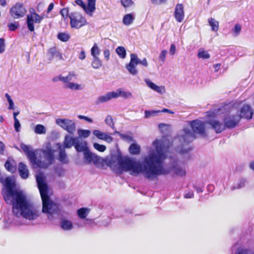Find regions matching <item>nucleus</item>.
Wrapping results in <instances>:
<instances>
[{"mask_svg": "<svg viewBox=\"0 0 254 254\" xmlns=\"http://www.w3.org/2000/svg\"><path fill=\"white\" fill-rule=\"evenodd\" d=\"M171 145V142L166 137H163L161 140L156 139L152 143L155 149L149 148L148 154L144 157L142 164L135 158L126 157L119 161L120 168L132 176L142 174L150 180H155L160 175L168 174L170 170L164 167L163 163Z\"/></svg>", "mask_w": 254, "mask_h": 254, "instance_id": "f257e3e1", "label": "nucleus"}, {"mask_svg": "<svg viewBox=\"0 0 254 254\" xmlns=\"http://www.w3.org/2000/svg\"><path fill=\"white\" fill-rule=\"evenodd\" d=\"M4 186L5 188L2 191L4 199L7 203H12V211L15 216H21L30 221L38 218L39 212L27 199L26 194L21 190H14L15 183L12 178H6Z\"/></svg>", "mask_w": 254, "mask_h": 254, "instance_id": "f03ea898", "label": "nucleus"}, {"mask_svg": "<svg viewBox=\"0 0 254 254\" xmlns=\"http://www.w3.org/2000/svg\"><path fill=\"white\" fill-rule=\"evenodd\" d=\"M190 125L192 129L191 131L189 128L185 127L181 130L178 135V138L180 142L183 143L182 146L178 147L177 151L180 154H184L191 150L190 146H185L195 138V133L204 135L205 133V123L199 120H195L190 122Z\"/></svg>", "mask_w": 254, "mask_h": 254, "instance_id": "7ed1b4c3", "label": "nucleus"}, {"mask_svg": "<svg viewBox=\"0 0 254 254\" xmlns=\"http://www.w3.org/2000/svg\"><path fill=\"white\" fill-rule=\"evenodd\" d=\"M36 179L42 200V211L47 214L49 220L53 221L60 215L59 207L50 200L48 194V186L44 181L43 175L39 173L36 176Z\"/></svg>", "mask_w": 254, "mask_h": 254, "instance_id": "20e7f679", "label": "nucleus"}, {"mask_svg": "<svg viewBox=\"0 0 254 254\" xmlns=\"http://www.w3.org/2000/svg\"><path fill=\"white\" fill-rule=\"evenodd\" d=\"M41 151L46 162L36 159V163H34V167L47 168L54 162L55 150L52 148L51 143L48 142L45 144Z\"/></svg>", "mask_w": 254, "mask_h": 254, "instance_id": "39448f33", "label": "nucleus"}, {"mask_svg": "<svg viewBox=\"0 0 254 254\" xmlns=\"http://www.w3.org/2000/svg\"><path fill=\"white\" fill-rule=\"evenodd\" d=\"M138 64H140L144 67H147L148 65L146 58L140 60L136 54H131L130 62L126 65V68L130 74L132 75H136L138 73V70L136 67Z\"/></svg>", "mask_w": 254, "mask_h": 254, "instance_id": "423d86ee", "label": "nucleus"}, {"mask_svg": "<svg viewBox=\"0 0 254 254\" xmlns=\"http://www.w3.org/2000/svg\"><path fill=\"white\" fill-rule=\"evenodd\" d=\"M70 24L72 28L79 29L87 23L86 19L78 12H72L69 15Z\"/></svg>", "mask_w": 254, "mask_h": 254, "instance_id": "0eeeda50", "label": "nucleus"}, {"mask_svg": "<svg viewBox=\"0 0 254 254\" xmlns=\"http://www.w3.org/2000/svg\"><path fill=\"white\" fill-rule=\"evenodd\" d=\"M56 123L70 134H73L75 130V124L72 120L67 119H58L56 120Z\"/></svg>", "mask_w": 254, "mask_h": 254, "instance_id": "6e6552de", "label": "nucleus"}, {"mask_svg": "<svg viewBox=\"0 0 254 254\" xmlns=\"http://www.w3.org/2000/svg\"><path fill=\"white\" fill-rule=\"evenodd\" d=\"M43 18V16H40L35 12H31V14L27 16L26 23L28 29L30 31H33L34 30V23H40Z\"/></svg>", "mask_w": 254, "mask_h": 254, "instance_id": "1a4fd4ad", "label": "nucleus"}, {"mask_svg": "<svg viewBox=\"0 0 254 254\" xmlns=\"http://www.w3.org/2000/svg\"><path fill=\"white\" fill-rule=\"evenodd\" d=\"M75 2L77 5L81 6L88 15L90 16L92 15V13L96 9V0H87V6L82 0H76Z\"/></svg>", "mask_w": 254, "mask_h": 254, "instance_id": "9d476101", "label": "nucleus"}, {"mask_svg": "<svg viewBox=\"0 0 254 254\" xmlns=\"http://www.w3.org/2000/svg\"><path fill=\"white\" fill-rule=\"evenodd\" d=\"M240 121V117L237 114H229L224 119L225 126L228 128H234L238 124Z\"/></svg>", "mask_w": 254, "mask_h": 254, "instance_id": "9b49d317", "label": "nucleus"}, {"mask_svg": "<svg viewBox=\"0 0 254 254\" xmlns=\"http://www.w3.org/2000/svg\"><path fill=\"white\" fill-rule=\"evenodd\" d=\"M26 12V10L22 4L18 3L12 6L10 10V13L11 16L15 19L23 17Z\"/></svg>", "mask_w": 254, "mask_h": 254, "instance_id": "f8f14e48", "label": "nucleus"}, {"mask_svg": "<svg viewBox=\"0 0 254 254\" xmlns=\"http://www.w3.org/2000/svg\"><path fill=\"white\" fill-rule=\"evenodd\" d=\"M20 147L24 153L26 154L27 158L30 162L34 166V163H36V155L35 152L31 150V147L24 143L20 144Z\"/></svg>", "mask_w": 254, "mask_h": 254, "instance_id": "ddd939ff", "label": "nucleus"}, {"mask_svg": "<svg viewBox=\"0 0 254 254\" xmlns=\"http://www.w3.org/2000/svg\"><path fill=\"white\" fill-rule=\"evenodd\" d=\"M20 147L24 153L26 154L27 158L30 162L34 166V163H36V155L35 152L31 150V147L24 143L20 144Z\"/></svg>", "mask_w": 254, "mask_h": 254, "instance_id": "4468645a", "label": "nucleus"}, {"mask_svg": "<svg viewBox=\"0 0 254 254\" xmlns=\"http://www.w3.org/2000/svg\"><path fill=\"white\" fill-rule=\"evenodd\" d=\"M83 156L85 162L87 164H90L93 162L94 164H97L101 161L100 157L91 152L89 149L84 152Z\"/></svg>", "mask_w": 254, "mask_h": 254, "instance_id": "2eb2a0df", "label": "nucleus"}, {"mask_svg": "<svg viewBox=\"0 0 254 254\" xmlns=\"http://www.w3.org/2000/svg\"><path fill=\"white\" fill-rule=\"evenodd\" d=\"M77 74L74 71H70L68 73V75L65 76L62 75H59L57 78H54L53 80L57 81L58 80L63 82L64 83V86L71 82L72 81L76 79Z\"/></svg>", "mask_w": 254, "mask_h": 254, "instance_id": "dca6fc26", "label": "nucleus"}, {"mask_svg": "<svg viewBox=\"0 0 254 254\" xmlns=\"http://www.w3.org/2000/svg\"><path fill=\"white\" fill-rule=\"evenodd\" d=\"M254 114L253 108L249 105H244L241 108L239 116L241 118L250 120L252 118Z\"/></svg>", "mask_w": 254, "mask_h": 254, "instance_id": "f3484780", "label": "nucleus"}, {"mask_svg": "<svg viewBox=\"0 0 254 254\" xmlns=\"http://www.w3.org/2000/svg\"><path fill=\"white\" fill-rule=\"evenodd\" d=\"M174 17L178 22H183L185 17L184 6L182 4L178 3L175 6Z\"/></svg>", "mask_w": 254, "mask_h": 254, "instance_id": "a211bd4d", "label": "nucleus"}, {"mask_svg": "<svg viewBox=\"0 0 254 254\" xmlns=\"http://www.w3.org/2000/svg\"><path fill=\"white\" fill-rule=\"evenodd\" d=\"M207 123L209 124L217 133L222 132L226 128L225 124L214 119L209 120Z\"/></svg>", "mask_w": 254, "mask_h": 254, "instance_id": "6ab92c4d", "label": "nucleus"}, {"mask_svg": "<svg viewBox=\"0 0 254 254\" xmlns=\"http://www.w3.org/2000/svg\"><path fill=\"white\" fill-rule=\"evenodd\" d=\"M93 134L97 138L104 140L108 143H111L113 140V138L109 134L106 132H102L98 129L94 130Z\"/></svg>", "mask_w": 254, "mask_h": 254, "instance_id": "aec40b11", "label": "nucleus"}, {"mask_svg": "<svg viewBox=\"0 0 254 254\" xmlns=\"http://www.w3.org/2000/svg\"><path fill=\"white\" fill-rule=\"evenodd\" d=\"M146 85L153 91L160 94H163L165 93L166 90L164 86H158L153 82H152L149 79H145L144 80Z\"/></svg>", "mask_w": 254, "mask_h": 254, "instance_id": "412c9836", "label": "nucleus"}, {"mask_svg": "<svg viewBox=\"0 0 254 254\" xmlns=\"http://www.w3.org/2000/svg\"><path fill=\"white\" fill-rule=\"evenodd\" d=\"M57 145L59 149L58 160L62 163H68L69 161L65 149L63 148L62 145L60 143H57Z\"/></svg>", "mask_w": 254, "mask_h": 254, "instance_id": "4be33fe9", "label": "nucleus"}, {"mask_svg": "<svg viewBox=\"0 0 254 254\" xmlns=\"http://www.w3.org/2000/svg\"><path fill=\"white\" fill-rule=\"evenodd\" d=\"M116 96L114 93V91L109 92L105 95L99 96L96 103L97 104H101L110 101L112 99H115V97Z\"/></svg>", "mask_w": 254, "mask_h": 254, "instance_id": "5701e85b", "label": "nucleus"}, {"mask_svg": "<svg viewBox=\"0 0 254 254\" xmlns=\"http://www.w3.org/2000/svg\"><path fill=\"white\" fill-rule=\"evenodd\" d=\"M78 138L77 137H72L68 135H65L64 141L63 148H69L71 147L73 145L74 146Z\"/></svg>", "mask_w": 254, "mask_h": 254, "instance_id": "b1692460", "label": "nucleus"}, {"mask_svg": "<svg viewBox=\"0 0 254 254\" xmlns=\"http://www.w3.org/2000/svg\"><path fill=\"white\" fill-rule=\"evenodd\" d=\"M4 166L5 169L9 172L13 173L16 171V163L15 161L11 158H8L5 163Z\"/></svg>", "mask_w": 254, "mask_h": 254, "instance_id": "393cba45", "label": "nucleus"}, {"mask_svg": "<svg viewBox=\"0 0 254 254\" xmlns=\"http://www.w3.org/2000/svg\"><path fill=\"white\" fill-rule=\"evenodd\" d=\"M114 93L116 96L115 98L122 97L125 99H127L132 97V93L130 92L126 91L122 88H118L116 91H114Z\"/></svg>", "mask_w": 254, "mask_h": 254, "instance_id": "a878e982", "label": "nucleus"}, {"mask_svg": "<svg viewBox=\"0 0 254 254\" xmlns=\"http://www.w3.org/2000/svg\"><path fill=\"white\" fill-rule=\"evenodd\" d=\"M18 171L20 177L23 179H27L29 176V171L27 166L22 162L18 165Z\"/></svg>", "mask_w": 254, "mask_h": 254, "instance_id": "bb28decb", "label": "nucleus"}, {"mask_svg": "<svg viewBox=\"0 0 254 254\" xmlns=\"http://www.w3.org/2000/svg\"><path fill=\"white\" fill-rule=\"evenodd\" d=\"M74 147L77 151L83 152V154L89 149L87 147V143L86 141L78 142V140L74 144Z\"/></svg>", "mask_w": 254, "mask_h": 254, "instance_id": "cd10ccee", "label": "nucleus"}, {"mask_svg": "<svg viewBox=\"0 0 254 254\" xmlns=\"http://www.w3.org/2000/svg\"><path fill=\"white\" fill-rule=\"evenodd\" d=\"M61 228L64 231H69L73 228V224L71 221L62 219L60 222Z\"/></svg>", "mask_w": 254, "mask_h": 254, "instance_id": "c85d7f7f", "label": "nucleus"}, {"mask_svg": "<svg viewBox=\"0 0 254 254\" xmlns=\"http://www.w3.org/2000/svg\"><path fill=\"white\" fill-rule=\"evenodd\" d=\"M173 169L175 173L178 176H183L186 175V171L184 165H180L176 164L173 166Z\"/></svg>", "mask_w": 254, "mask_h": 254, "instance_id": "c756f323", "label": "nucleus"}, {"mask_svg": "<svg viewBox=\"0 0 254 254\" xmlns=\"http://www.w3.org/2000/svg\"><path fill=\"white\" fill-rule=\"evenodd\" d=\"M64 87L66 89H68L71 90H82L84 88V86L82 84L73 82H70Z\"/></svg>", "mask_w": 254, "mask_h": 254, "instance_id": "7c9ffc66", "label": "nucleus"}, {"mask_svg": "<svg viewBox=\"0 0 254 254\" xmlns=\"http://www.w3.org/2000/svg\"><path fill=\"white\" fill-rule=\"evenodd\" d=\"M134 16L133 13L126 14L123 19V22L125 25L128 26L132 23L134 20Z\"/></svg>", "mask_w": 254, "mask_h": 254, "instance_id": "2f4dec72", "label": "nucleus"}, {"mask_svg": "<svg viewBox=\"0 0 254 254\" xmlns=\"http://www.w3.org/2000/svg\"><path fill=\"white\" fill-rule=\"evenodd\" d=\"M48 56L50 58V59L54 57H57L59 59H62L61 54L57 51L56 48L53 47L50 48L48 52Z\"/></svg>", "mask_w": 254, "mask_h": 254, "instance_id": "473e14b6", "label": "nucleus"}, {"mask_svg": "<svg viewBox=\"0 0 254 254\" xmlns=\"http://www.w3.org/2000/svg\"><path fill=\"white\" fill-rule=\"evenodd\" d=\"M140 146L136 143L131 144L129 147V152L132 155H138L140 152Z\"/></svg>", "mask_w": 254, "mask_h": 254, "instance_id": "72a5a7b5", "label": "nucleus"}, {"mask_svg": "<svg viewBox=\"0 0 254 254\" xmlns=\"http://www.w3.org/2000/svg\"><path fill=\"white\" fill-rule=\"evenodd\" d=\"M89 212V209L87 208L82 207L77 210V213L78 217L81 219H85Z\"/></svg>", "mask_w": 254, "mask_h": 254, "instance_id": "f704fd0d", "label": "nucleus"}, {"mask_svg": "<svg viewBox=\"0 0 254 254\" xmlns=\"http://www.w3.org/2000/svg\"><path fill=\"white\" fill-rule=\"evenodd\" d=\"M92 67L94 69H99L102 66V63L99 58H93L92 63Z\"/></svg>", "mask_w": 254, "mask_h": 254, "instance_id": "c9c22d12", "label": "nucleus"}, {"mask_svg": "<svg viewBox=\"0 0 254 254\" xmlns=\"http://www.w3.org/2000/svg\"><path fill=\"white\" fill-rule=\"evenodd\" d=\"M100 54V49L96 43H95L91 49V55L93 58H98Z\"/></svg>", "mask_w": 254, "mask_h": 254, "instance_id": "e433bc0d", "label": "nucleus"}, {"mask_svg": "<svg viewBox=\"0 0 254 254\" xmlns=\"http://www.w3.org/2000/svg\"><path fill=\"white\" fill-rule=\"evenodd\" d=\"M210 26L211 27L212 30L213 31H217L219 28V23L214 19L211 18L208 20Z\"/></svg>", "mask_w": 254, "mask_h": 254, "instance_id": "4c0bfd02", "label": "nucleus"}, {"mask_svg": "<svg viewBox=\"0 0 254 254\" xmlns=\"http://www.w3.org/2000/svg\"><path fill=\"white\" fill-rule=\"evenodd\" d=\"M116 52L118 55L121 58V59H125L126 57V50L125 48L124 47L122 46H119L118 47L116 50Z\"/></svg>", "mask_w": 254, "mask_h": 254, "instance_id": "58836bf2", "label": "nucleus"}, {"mask_svg": "<svg viewBox=\"0 0 254 254\" xmlns=\"http://www.w3.org/2000/svg\"><path fill=\"white\" fill-rule=\"evenodd\" d=\"M34 132L39 134H45L46 132V129L43 125L39 124L35 127Z\"/></svg>", "mask_w": 254, "mask_h": 254, "instance_id": "ea45409f", "label": "nucleus"}, {"mask_svg": "<svg viewBox=\"0 0 254 254\" xmlns=\"http://www.w3.org/2000/svg\"><path fill=\"white\" fill-rule=\"evenodd\" d=\"M158 113H160V110H146L144 112V117L146 119H149L152 117L156 116Z\"/></svg>", "mask_w": 254, "mask_h": 254, "instance_id": "a19ab883", "label": "nucleus"}, {"mask_svg": "<svg viewBox=\"0 0 254 254\" xmlns=\"http://www.w3.org/2000/svg\"><path fill=\"white\" fill-rule=\"evenodd\" d=\"M197 57L199 59H208L210 58V55L207 51L200 49L198 52Z\"/></svg>", "mask_w": 254, "mask_h": 254, "instance_id": "79ce46f5", "label": "nucleus"}, {"mask_svg": "<svg viewBox=\"0 0 254 254\" xmlns=\"http://www.w3.org/2000/svg\"><path fill=\"white\" fill-rule=\"evenodd\" d=\"M57 37L60 40L63 42H66L69 40L70 36L67 33L62 32L58 34Z\"/></svg>", "mask_w": 254, "mask_h": 254, "instance_id": "37998d69", "label": "nucleus"}, {"mask_svg": "<svg viewBox=\"0 0 254 254\" xmlns=\"http://www.w3.org/2000/svg\"><path fill=\"white\" fill-rule=\"evenodd\" d=\"M77 132L80 137H82L84 138L88 137L91 133V131L87 129H80L78 130Z\"/></svg>", "mask_w": 254, "mask_h": 254, "instance_id": "c03bdc74", "label": "nucleus"}, {"mask_svg": "<svg viewBox=\"0 0 254 254\" xmlns=\"http://www.w3.org/2000/svg\"><path fill=\"white\" fill-rule=\"evenodd\" d=\"M105 123L109 127H110L112 129H114L115 128L114 123L113 122V119L112 117L108 115L107 116L105 120Z\"/></svg>", "mask_w": 254, "mask_h": 254, "instance_id": "a18cd8bd", "label": "nucleus"}, {"mask_svg": "<svg viewBox=\"0 0 254 254\" xmlns=\"http://www.w3.org/2000/svg\"><path fill=\"white\" fill-rule=\"evenodd\" d=\"M241 31V26L239 24L235 25L234 28L232 30V34L234 37L238 36Z\"/></svg>", "mask_w": 254, "mask_h": 254, "instance_id": "49530a36", "label": "nucleus"}, {"mask_svg": "<svg viewBox=\"0 0 254 254\" xmlns=\"http://www.w3.org/2000/svg\"><path fill=\"white\" fill-rule=\"evenodd\" d=\"M5 97L9 104V107L8 109L9 110H13L14 109V104L10 96L8 93H6L5 94Z\"/></svg>", "mask_w": 254, "mask_h": 254, "instance_id": "de8ad7c7", "label": "nucleus"}, {"mask_svg": "<svg viewBox=\"0 0 254 254\" xmlns=\"http://www.w3.org/2000/svg\"><path fill=\"white\" fill-rule=\"evenodd\" d=\"M93 147L97 150L103 152L106 149V147L104 145L100 144L98 143H94L93 144Z\"/></svg>", "mask_w": 254, "mask_h": 254, "instance_id": "09e8293b", "label": "nucleus"}, {"mask_svg": "<svg viewBox=\"0 0 254 254\" xmlns=\"http://www.w3.org/2000/svg\"><path fill=\"white\" fill-rule=\"evenodd\" d=\"M246 181L245 179H241L236 185L232 187L233 190L240 189L245 186Z\"/></svg>", "mask_w": 254, "mask_h": 254, "instance_id": "8fccbe9b", "label": "nucleus"}, {"mask_svg": "<svg viewBox=\"0 0 254 254\" xmlns=\"http://www.w3.org/2000/svg\"><path fill=\"white\" fill-rule=\"evenodd\" d=\"M167 54V51L164 50H162L159 56V60L161 61L163 63H164L165 62L166 60V56Z\"/></svg>", "mask_w": 254, "mask_h": 254, "instance_id": "3c124183", "label": "nucleus"}, {"mask_svg": "<svg viewBox=\"0 0 254 254\" xmlns=\"http://www.w3.org/2000/svg\"><path fill=\"white\" fill-rule=\"evenodd\" d=\"M121 1L122 4L125 7H128L131 6L133 3V2L132 0H121Z\"/></svg>", "mask_w": 254, "mask_h": 254, "instance_id": "603ef678", "label": "nucleus"}, {"mask_svg": "<svg viewBox=\"0 0 254 254\" xmlns=\"http://www.w3.org/2000/svg\"><path fill=\"white\" fill-rule=\"evenodd\" d=\"M18 26V24H16L15 23H11L8 25V27L10 31H13L17 28Z\"/></svg>", "mask_w": 254, "mask_h": 254, "instance_id": "864d4df0", "label": "nucleus"}, {"mask_svg": "<svg viewBox=\"0 0 254 254\" xmlns=\"http://www.w3.org/2000/svg\"><path fill=\"white\" fill-rule=\"evenodd\" d=\"M14 121V127L15 128V130L16 132L19 131V128L21 127L19 121L18 119H15Z\"/></svg>", "mask_w": 254, "mask_h": 254, "instance_id": "5fc2aeb1", "label": "nucleus"}, {"mask_svg": "<svg viewBox=\"0 0 254 254\" xmlns=\"http://www.w3.org/2000/svg\"><path fill=\"white\" fill-rule=\"evenodd\" d=\"M61 14L64 18L67 17L68 15V9L66 8L62 9L60 11Z\"/></svg>", "mask_w": 254, "mask_h": 254, "instance_id": "6e6d98bb", "label": "nucleus"}, {"mask_svg": "<svg viewBox=\"0 0 254 254\" xmlns=\"http://www.w3.org/2000/svg\"><path fill=\"white\" fill-rule=\"evenodd\" d=\"M176 52V46L174 44H171L169 50V53L171 56H174Z\"/></svg>", "mask_w": 254, "mask_h": 254, "instance_id": "4d7b16f0", "label": "nucleus"}, {"mask_svg": "<svg viewBox=\"0 0 254 254\" xmlns=\"http://www.w3.org/2000/svg\"><path fill=\"white\" fill-rule=\"evenodd\" d=\"M151 2L155 5H160L166 3L167 0H151Z\"/></svg>", "mask_w": 254, "mask_h": 254, "instance_id": "13d9d810", "label": "nucleus"}, {"mask_svg": "<svg viewBox=\"0 0 254 254\" xmlns=\"http://www.w3.org/2000/svg\"><path fill=\"white\" fill-rule=\"evenodd\" d=\"M84 223L85 226H89L92 227L94 225V222L92 219H86L85 220V222Z\"/></svg>", "mask_w": 254, "mask_h": 254, "instance_id": "bf43d9fd", "label": "nucleus"}, {"mask_svg": "<svg viewBox=\"0 0 254 254\" xmlns=\"http://www.w3.org/2000/svg\"><path fill=\"white\" fill-rule=\"evenodd\" d=\"M78 118L79 119H83V120H84L85 121L89 122V123H92L93 122V120L92 119L88 117H86V116H82V115H79L78 116Z\"/></svg>", "mask_w": 254, "mask_h": 254, "instance_id": "052dcab7", "label": "nucleus"}, {"mask_svg": "<svg viewBox=\"0 0 254 254\" xmlns=\"http://www.w3.org/2000/svg\"><path fill=\"white\" fill-rule=\"evenodd\" d=\"M104 56L105 60L108 61L110 58V52L108 49H106L104 51Z\"/></svg>", "mask_w": 254, "mask_h": 254, "instance_id": "680f3d73", "label": "nucleus"}, {"mask_svg": "<svg viewBox=\"0 0 254 254\" xmlns=\"http://www.w3.org/2000/svg\"><path fill=\"white\" fill-rule=\"evenodd\" d=\"M194 196L193 192L192 191H189L185 193L184 197L186 198H191Z\"/></svg>", "mask_w": 254, "mask_h": 254, "instance_id": "e2e57ef3", "label": "nucleus"}, {"mask_svg": "<svg viewBox=\"0 0 254 254\" xmlns=\"http://www.w3.org/2000/svg\"><path fill=\"white\" fill-rule=\"evenodd\" d=\"M86 55L84 50H82L79 54L78 58L81 60H83L85 59Z\"/></svg>", "mask_w": 254, "mask_h": 254, "instance_id": "0e129e2a", "label": "nucleus"}, {"mask_svg": "<svg viewBox=\"0 0 254 254\" xmlns=\"http://www.w3.org/2000/svg\"><path fill=\"white\" fill-rule=\"evenodd\" d=\"M5 145L4 143L0 141V153L2 154L4 150Z\"/></svg>", "mask_w": 254, "mask_h": 254, "instance_id": "69168bd1", "label": "nucleus"}, {"mask_svg": "<svg viewBox=\"0 0 254 254\" xmlns=\"http://www.w3.org/2000/svg\"><path fill=\"white\" fill-rule=\"evenodd\" d=\"M160 113H168L169 114H174V112L166 108H164L162 110H160Z\"/></svg>", "mask_w": 254, "mask_h": 254, "instance_id": "338daca9", "label": "nucleus"}, {"mask_svg": "<svg viewBox=\"0 0 254 254\" xmlns=\"http://www.w3.org/2000/svg\"><path fill=\"white\" fill-rule=\"evenodd\" d=\"M193 188L196 190L197 193H200L203 192V190L202 188L198 187L197 186H194Z\"/></svg>", "mask_w": 254, "mask_h": 254, "instance_id": "774afa93", "label": "nucleus"}]
</instances>
